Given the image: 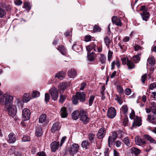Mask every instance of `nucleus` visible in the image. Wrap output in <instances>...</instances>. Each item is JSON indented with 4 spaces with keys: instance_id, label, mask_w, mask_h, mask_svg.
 Listing matches in <instances>:
<instances>
[{
    "instance_id": "1",
    "label": "nucleus",
    "mask_w": 156,
    "mask_h": 156,
    "mask_svg": "<svg viewBox=\"0 0 156 156\" xmlns=\"http://www.w3.org/2000/svg\"><path fill=\"white\" fill-rule=\"evenodd\" d=\"M13 98L12 96L5 94L0 98V102L5 105L4 108L5 111H7L9 115L12 117L16 115L17 112L16 107L12 104Z\"/></svg>"
},
{
    "instance_id": "2",
    "label": "nucleus",
    "mask_w": 156,
    "mask_h": 156,
    "mask_svg": "<svg viewBox=\"0 0 156 156\" xmlns=\"http://www.w3.org/2000/svg\"><path fill=\"white\" fill-rule=\"evenodd\" d=\"M86 95L84 92H78L76 95L73 97L72 102L74 105H77L78 103V101L83 102L85 101Z\"/></svg>"
},
{
    "instance_id": "3",
    "label": "nucleus",
    "mask_w": 156,
    "mask_h": 156,
    "mask_svg": "<svg viewBox=\"0 0 156 156\" xmlns=\"http://www.w3.org/2000/svg\"><path fill=\"white\" fill-rule=\"evenodd\" d=\"M80 119L84 124L87 123L90 120V118L88 117L87 113L82 109L80 111Z\"/></svg>"
},
{
    "instance_id": "4",
    "label": "nucleus",
    "mask_w": 156,
    "mask_h": 156,
    "mask_svg": "<svg viewBox=\"0 0 156 156\" xmlns=\"http://www.w3.org/2000/svg\"><path fill=\"white\" fill-rule=\"evenodd\" d=\"M49 93L51 95V98L54 101L58 99V94L57 89L54 87H53L49 90Z\"/></svg>"
},
{
    "instance_id": "5",
    "label": "nucleus",
    "mask_w": 156,
    "mask_h": 156,
    "mask_svg": "<svg viewBox=\"0 0 156 156\" xmlns=\"http://www.w3.org/2000/svg\"><path fill=\"white\" fill-rule=\"evenodd\" d=\"M79 146L77 144L73 143L70 146V150L69 151L70 155L73 156L74 154L76 153L78 151L79 148Z\"/></svg>"
},
{
    "instance_id": "6",
    "label": "nucleus",
    "mask_w": 156,
    "mask_h": 156,
    "mask_svg": "<svg viewBox=\"0 0 156 156\" xmlns=\"http://www.w3.org/2000/svg\"><path fill=\"white\" fill-rule=\"evenodd\" d=\"M30 110L27 108H24L22 111V118L24 121L28 120L30 117Z\"/></svg>"
},
{
    "instance_id": "7",
    "label": "nucleus",
    "mask_w": 156,
    "mask_h": 156,
    "mask_svg": "<svg viewBox=\"0 0 156 156\" xmlns=\"http://www.w3.org/2000/svg\"><path fill=\"white\" fill-rule=\"evenodd\" d=\"M116 114V110L114 108L111 107L108 109L107 113V116L111 119L114 118Z\"/></svg>"
},
{
    "instance_id": "8",
    "label": "nucleus",
    "mask_w": 156,
    "mask_h": 156,
    "mask_svg": "<svg viewBox=\"0 0 156 156\" xmlns=\"http://www.w3.org/2000/svg\"><path fill=\"white\" fill-rule=\"evenodd\" d=\"M142 125L141 119L140 118L136 116L134 119L133 122L132 128H136L137 127L140 126Z\"/></svg>"
},
{
    "instance_id": "9",
    "label": "nucleus",
    "mask_w": 156,
    "mask_h": 156,
    "mask_svg": "<svg viewBox=\"0 0 156 156\" xmlns=\"http://www.w3.org/2000/svg\"><path fill=\"white\" fill-rule=\"evenodd\" d=\"M106 133V130L105 128L102 127L100 128L98 132L97 137L99 139L103 138Z\"/></svg>"
},
{
    "instance_id": "10",
    "label": "nucleus",
    "mask_w": 156,
    "mask_h": 156,
    "mask_svg": "<svg viewBox=\"0 0 156 156\" xmlns=\"http://www.w3.org/2000/svg\"><path fill=\"white\" fill-rule=\"evenodd\" d=\"M117 137V134L115 132H114L112 133V135H111L109 136L108 139V144L110 146V144H112L113 142H114Z\"/></svg>"
},
{
    "instance_id": "11",
    "label": "nucleus",
    "mask_w": 156,
    "mask_h": 156,
    "mask_svg": "<svg viewBox=\"0 0 156 156\" xmlns=\"http://www.w3.org/2000/svg\"><path fill=\"white\" fill-rule=\"evenodd\" d=\"M16 140V135L13 133H10L8 135V142L11 144L14 143Z\"/></svg>"
},
{
    "instance_id": "12",
    "label": "nucleus",
    "mask_w": 156,
    "mask_h": 156,
    "mask_svg": "<svg viewBox=\"0 0 156 156\" xmlns=\"http://www.w3.org/2000/svg\"><path fill=\"white\" fill-rule=\"evenodd\" d=\"M59 142L54 141L51 144V150L53 152L55 151L58 148Z\"/></svg>"
},
{
    "instance_id": "13",
    "label": "nucleus",
    "mask_w": 156,
    "mask_h": 156,
    "mask_svg": "<svg viewBox=\"0 0 156 156\" xmlns=\"http://www.w3.org/2000/svg\"><path fill=\"white\" fill-rule=\"evenodd\" d=\"M135 142L136 144L141 146L145 144V141L143 139H141L140 137L138 136H136L135 138Z\"/></svg>"
},
{
    "instance_id": "14",
    "label": "nucleus",
    "mask_w": 156,
    "mask_h": 156,
    "mask_svg": "<svg viewBox=\"0 0 156 156\" xmlns=\"http://www.w3.org/2000/svg\"><path fill=\"white\" fill-rule=\"evenodd\" d=\"M112 22L116 25L121 26L122 23L119 19L117 18L116 16H114L112 18Z\"/></svg>"
},
{
    "instance_id": "15",
    "label": "nucleus",
    "mask_w": 156,
    "mask_h": 156,
    "mask_svg": "<svg viewBox=\"0 0 156 156\" xmlns=\"http://www.w3.org/2000/svg\"><path fill=\"white\" fill-rule=\"evenodd\" d=\"M61 126L60 124L58 122L54 123L51 127V130L52 132L54 133L56 131H58Z\"/></svg>"
},
{
    "instance_id": "16",
    "label": "nucleus",
    "mask_w": 156,
    "mask_h": 156,
    "mask_svg": "<svg viewBox=\"0 0 156 156\" xmlns=\"http://www.w3.org/2000/svg\"><path fill=\"white\" fill-rule=\"evenodd\" d=\"M67 74L69 77L73 78L76 76L77 73L76 71L73 69L69 70L68 71Z\"/></svg>"
},
{
    "instance_id": "17",
    "label": "nucleus",
    "mask_w": 156,
    "mask_h": 156,
    "mask_svg": "<svg viewBox=\"0 0 156 156\" xmlns=\"http://www.w3.org/2000/svg\"><path fill=\"white\" fill-rule=\"evenodd\" d=\"M67 87V84L63 82H62L59 83L58 89L59 92L61 93H63V91L66 90Z\"/></svg>"
},
{
    "instance_id": "18",
    "label": "nucleus",
    "mask_w": 156,
    "mask_h": 156,
    "mask_svg": "<svg viewBox=\"0 0 156 156\" xmlns=\"http://www.w3.org/2000/svg\"><path fill=\"white\" fill-rule=\"evenodd\" d=\"M142 18L143 20L147 21L150 17V14L147 10L143 11L142 13L141 14Z\"/></svg>"
},
{
    "instance_id": "19",
    "label": "nucleus",
    "mask_w": 156,
    "mask_h": 156,
    "mask_svg": "<svg viewBox=\"0 0 156 156\" xmlns=\"http://www.w3.org/2000/svg\"><path fill=\"white\" fill-rule=\"evenodd\" d=\"M130 152L133 154H134L136 156L140 154L141 151L139 149L135 147H133L131 148Z\"/></svg>"
},
{
    "instance_id": "20",
    "label": "nucleus",
    "mask_w": 156,
    "mask_h": 156,
    "mask_svg": "<svg viewBox=\"0 0 156 156\" xmlns=\"http://www.w3.org/2000/svg\"><path fill=\"white\" fill-rule=\"evenodd\" d=\"M60 114L62 118H66L67 116L68 113L66 107H63L61 108Z\"/></svg>"
},
{
    "instance_id": "21",
    "label": "nucleus",
    "mask_w": 156,
    "mask_h": 156,
    "mask_svg": "<svg viewBox=\"0 0 156 156\" xmlns=\"http://www.w3.org/2000/svg\"><path fill=\"white\" fill-rule=\"evenodd\" d=\"M147 120L148 121L153 124L156 123V119L154 117L151 115H148Z\"/></svg>"
},
{
    "instance_id": "22",
    "label": "nucleus",
    "mask_w": 156,
    "mask_h": 156,
    "mask_svg": "<svg viewBox=\"0 0 156 156\" xmlns=\"http://www.w3.org/2000/svg\"><path fill=\"white\" fill-rule=\"evenodd\" d=\"M74 50L76 51H79L82 49L80 46L78 44V43L76 42L74 44L72 47Z\"/></svg>"
},
{
    "instance_id": "23",
    "label": "nucleus",
    "mask_w": 156,
    "mask_h": 156,
    "mask_svg": "<svg viewBox=\"0 0 156 156\" xmlns=\"http://www.w3.org/2000/svg\"><path fill=\"white\" fill-rule=\"evenodd\" d=\"M31 98L30 95L28 93H26L23 96V101L25 102H27L29 101Z\"/></svg>"
},
{
    "instance_id": "24",
    "label": "nucleus",
    "mask_w": 156,
    "mask_h": 156,
    "mask_svg": "<svg viewBox=\"0 0 156 156\" xmlns=\"http://www.w3.org/2000/svg\"><path fill=\"white\" fill-rule=\"evenodd\" d=\"M147 63L151 65V66H153L155 63V60L153 56H151L149 57L147 59Z\"/></svg>"
},
{
    "instance_id": "25",
    "label": "nucleus",
    "mask_w": 156,
    "mask_h": 156,
    "mask_svg": "<svg viewBox=\"0 0 156 156\" xmlns=\"http://www.w3.org/2000/svg\"><path fill=\"white\" fill-rule=\"evenodd\" d=\"M95 54L94 52H91L89 54L87 53V58L90 61H93L95 60Z\"/></svg>"
},
{
    "instance_id": "26",
    "label": "nucleus",
    "mask_w": 156,
    "mask_h": 156,
    "mask_svg": "<svg viewBox=\"0 0 156 156\" xmlns=\"http://www.w3.org/2000/svg\"><path fill=\"white\" fill-rule=\"evenodd\" d=\"M106 58L104 55L100 54L99 57V60L101 63L103 64L105 63Z\"/></svg>"
},
{
    "instance_id": "27",
    "label": "nucleus",
    "mask_w": 156,
    "mask_h": 156,
    "mask_svg": "<svg viewBox=\"0 0 156 156\" xmlns=\"http://www.w3.org/2000/svg\"><path fill=\"white\" fill-rule=\"evenodd\" d=\"M72 116L74 120H76L80 117V112L77 111H75L72 113Z\"/></svg>"
},
{
    "instance_id": "28",
    "label": "nucleus",
    "mask_w": 156,
    "mask_h": 156,
    "mask_svg": "<svg viewBox=\"0 0 156 156\" xmlns=\"http://www.w3.org/2000/svg\"><path fill=\"white\" fill-rule=\"evenodd\" d=\"M141 53H138L135 56L133 57V61L136 63H138L140 60Z\"/></svg>"
},
{
    "instance_id": "29",
    "label": "nucleus",
    "mask_w": 156,
    "mask_h": 156,
    "mask_svg": "<svg viewBox=\"0 0 156 156\" xmlns=\"http://www.w3.org/2000/svg\"><path fill=\"white\" fill-rule=\"evenodd\" d=\"M1 6L5 9L7 11H10L12 9L11 6L8 4H5V3H2L1 4Z\"/></svg>"
},
{
    "instance_id": "30",
    "label": "nucleus",
    "mask_w": 156,
    "mask_h": 156,
    "mask_svg": "<svg viewBox=\"0 0 156 156\" xmlns=\"http://www.w3.org/2000/svg\"><path fill=\"white\" fill-rule=\"evenodd\" d=\"M58 50L63 55H65L66 54V50L65 49L64 47L62 45H61L59 46L57 48Z\"/></svg>"
},
{
    "instance_id": "31",
    "label": "nucleus",
    "mask_w": 156,
    "mask_h": 156,
    "mask_svg": "<svg viewBox=\"0 0 156 156\" xmlns=\"http://www.w3.org/2000/svg\"><path fill=\"white\" fill-rule=\"evenodd\" d=\"M151 112L154 115H156V103L153 102L151 103Z\"/></svg>"
},
{
    "instance_id": "32",
    "label": "nucleus",
    "mask_w": 156,
    "mask_h": 156,
    "mask_svg": "<svg viewBox=\"0 0 156 156\" xmlns=\"http://www.w3.org/2000/svg\"><path fill=\"white\" fill-rule=\"evenodd\" d=\"M144 137L146 139L149 140L150 142L153 143H156V141L153 138H152L150 136L148 135H145L144 136Z\"/></svg>"
},
{
    "instance_id": "33",
    "label": "nucleus",
    "mask_w": 156,
    "mask_h": 156,
    "mask_svg": "<svg viewBox=\"0 0 156 156\" xmlns=\"http://www.w3.org/2000/svg\"><path fill=\"white\" fill-rule=\"evenodd\" d=\"M65 77L64 75L63 72H59L57 73L55 75V77L57 78L58 79L62 80Z\"/></svg>"
},
{
    "instance_id": "34",
    "label": "nucleus",
    "mask_w": 156,
    "mask_h": 156,
    "mask_svg": "<svg viewBox=\"0 0 156 156\" xmlns=\"http://www.w3.org/2000/svg\"><path fill=\"white\" fill-rule=\"evenodd\" d=\"M46 115L45 114L41 115L39 117V121L40 122L42 123L44 122L46 120Z\"/></svg>"
},
{
    "instance_id": "35",
    "label": "nucleus",
    "mask_w": 156,
    "mask_h": 156,
    "mask_svg": "<svg viewBox=\"0 0 156 156\" xmlns=\"http://www.w3.org/2000/svg\"><path fill=\"white\" fill-rule=\"evenodd\" d=\"M42 134V129L40 127L37 128L36 130L35 134L38 137L40 136Z\"/></svg>"
},
{
    "instance_id": "36",
    "label": "nucleus",
    "mask_w": 156,
    "mask_h": 156,
    "mask_svg": "<svg viewBox=\"0 0 156 156\" xmlns=\"http://www.w3.org/2000/svg\"><path fill=\"white\" fill-rule=\"evenodd\" d=\"M122 141L127 146H130V141L128 137L126 136L124 138Z\"/></svg>"
},
{
    "instance_id": "37",
    "label": "nucleus",
    "mask_w": 156,
    "mask_h": 156,
    "mask_svg": "<svg viewBox=\"0 0 156 156\" xmlns=\"http://www.w3.org/2000/svg\"><path fill=\"white\" fill-rule=\"evenodd\" d=\"M127 65L128 68V69H132L134 68L135 66V64L130 60L128 61Z\"/></svg>"
},
{
    "instance_id": "38",
    "label": "nucleus",
    "mask_w": 156,
    "mask_h": 156,
    "mask_svg": "<svg viewBox=\"0 0 156 156\" xmlns=\"http://www.w3.org/2000/svg\"><path fill=\"white\" fill-rule=\"evenodd\" d=\"M105 85H103L101 87V93L102 95V98L103 100L105 98Z\"/></svg>"
},
{
    "instance_id": "39",
    "label": "nucleus",
    "mask_w": 156,
    "mask_h": 156,
    "mask_svg": "<svg viewBox=\"0 0 156 156\" xmlns=\"http://www.w3.org/2000/svg\"><path fill=\"white\" fill-rule=\"evenodd\" d=\"M23 7L28 11H29L31 9L30 5V3L27 2H25L23 3Z\"/></svg>"
},
{
    "instance_id": "40",
    "label": "nucleus",
    "mask_w": 156,
    "mask_h": 156,
    "mask_svg": "<svg viewBox=\"0 0 156 156\" xmlns=\"http://www.w3.org/2000/svg\"><path fill=\"white\" fill-rule=\"evenodd\" d=\"M6 14L5 10L3 9L0 8V17L3 18Z\"/></svg>"
},
{
    "instance_id": "41",
    "label": "nucleus",
    "mask_w": 156,
    "mask_h": 156,
    "mask_svg": "<svg viewBox=\"0 0 156 156\" xmlns=\"http://www.w3.org/2000/svg\"><path fill=\"white\" fill-rule=\"evenodd\" d=\"M89 145V143L88 140H84L81 143V146L83 148H86Z\"/></svg>"
},
{
    "instance_id": "42",
    "label": "nucleus",
    "mask_w": 156,
    "mask_h": 156,
    "mask_svg": "<svg viewBox=\"0 0 156 156\" xmlns=\"http://www.w3.org/2000/svg\"><path fill=\"white\" fill-rule=\"evenodd\" d=\"M40 93L39 92L37 91H33L32 94V96L33 98H36L39 96Z\"/></svg>"
},
{
    "instance_id": "43",
    "label": "nucleus",
    "mask_w": 156,
    "mask_h": 156,
    "mask_svg": "<svg viewBox=\"0 0 156 156\" xmlns=\"http://www.w3.org/2000/svg\"><path fill=\"white\" fill-rule=\"evenodd\" d=\"M129 122L128 119L126 115H125V117L123 119V123L124 126H126L128 125Z\"/></svg>"
},
{
    "instance_id": "44",
    "label": "nucleus",
    "mask_w": 156,
    "mask_h": 156,
    "mask_svg": "<svg viewBox=\"0 0 156 156\" xmlns=\"http://www.w3.org/2000/svg\"><path fill=\"white\" fill-rule=\"evenodd\" d=\"M104 40L106 45L109 48V44L111 43V41L110 40V39L108 38L107 37H106L105 38Z\"/></svg>"
},
{
    "instance_id": "45",
    "label": "nucleus",
    "mask_w": 156,
    "mask_h": 156,
    "mask_svg": "<svg viewBox=\"0 0 156 156\" xmlns=\"http://www.w3.org/2000/svg\"><path fill=\"white\" fill-rule=\"evenodd\" d=\"M30 140V138L29 136L27 135H24L22 138V141L23 142H27L29 141Z\"/></svg>"
},
{
    "instance_id": "46",
    "label": "nucleus",
    "mask_w": 156,
    "mask_h": 156,
    "mask_svg": "<svg viewBox=\"0 0 156 156\" xmlns=\"http://www.w3.org/2000/svg\"><path fill=\"white\" fill-rule=\"evenodd\" d=\"M94 98L95 97L94 96L90 95L89 100V105L90 106H91L92 105Z\"/></svg>"
},
{
    "instance_id": "47",
    "label": "nucleus",
    "mask_w": 156,
    "mask_h": 156,
    "mask_svg": "<svg viewBox=\"0 0 156 156\" xmlns=\"http://www.w3.org/2000/svg\"><path fill=\"white\" fill-rule=\"evenodd\" d=\"M117 90L120 95L124 93V90L120 86H117Z\"/></svg>"
},
{
    "instance_id": "48",
    "label": "nucleus",
    "mask_w": 156,
    "mask_h": 156,
    "mask_svg": "<svg viewBox=\"0 0 156 156\" xmlns=\"http://www.w3.org/2000/svg\"><path fill=\"white\" fill-rule=\"evenodd\" d=\"M122 112L124 114L127 113L128 112V108L126 105H123L122 108Z\"/></svg>"
},
{
    "instance_id": "49",
    "label": "nucleus",
    "mask_w": 156,
    "mask_h": 156,
    "mask_svg": "<svg viewBox=\"0 0 156 156\" xmlns=\"http://www.w3.org/2000/svg\"><path fill=\"white\" fill-rule=\"evenodd\" d=\"M66 99V97L65 95L62 94L60 95V99L59 101L60 102L62 103Z\"/></svg>"
},
{
    "instance_id": "50",
    "label": "nucleus",
    "mask_w": 156,
    "mask_h": 156,
    "mask_svg": "<svg viewBox=\"0 0 156 156\" xmlns=\"http://www.w3.org/2000/svg\"><path fill=\"white\" fill-rule=\"evenodd\" d=\"M95 136V134L93 133H90L88 135V139L90 142H92Z\"/></svg>"
},
{
    "instance_id": "51",
    "label": "nucleus",
    "mask_w": 156,
    "mask_h": 156,
    "mask_svg": "<svg viewBox=\"0 0 156 156\" xmlns=\"http://www.w3.org/2000/svg\"><path fill=\"white\" fill-rule=\"evenodd\" d=\"M100 28L99 27L95 25L94 27L93 31L94 32H99L100 31Z\"/></svg>"
},
{
    "instance_id": "52",
    "label": "nucleus",
    "mask_w": 156,
    "mask_h": 156,
    "mask_svg": "<svg viewBox=\"0 0 156 156\" xmlns=\"http://www.w3.org/2000/svg\"><path fill=\"white\" fill-rule=\"evenodd\" d=\"M121 60L122 62V63L123 65L127 64L128 61L129 60L126 58H121Z\"/></svg>"
},
{
    "instance_id": "53",
    "label": "nucleus",
    "mask_w": 156,
    "mask_h": 156,
    "mask_svg": "<svg viewBox=\"0 0 156 156\" xmlns=\"http://www.w3.org/2000/svg\"><path fill=\"white\" fill-rule=\"evenodd\" d=\"M129 116L131 119H135V113L134 111H132L129 114Z\"/></svg>"
},
{
    "instance_id": "54",
    "label": "nucleus",
    "mask_w": 156,
    "mask_h": 156,
    "mask_svg": "<svg viewBox=\"0 0 156 156\" xmlns=\"http://www.w3.org/2000/svg\"><path fill=\"white\" fill-rule=\"evenodd\" d=\"M113 52L109 50L108 53V60L110 61L112 56Z\"/></svg>"
},
{
    "instance_id": "55",
    "label": "nucleus",
    "mask_w": 156,
    "mask_h": 156,
    "mask_svg": "<svg viewBox=\"0 0 156 156\" xmlns=\"http://www.w3.org/2000/svg\"><path fill=\"white\" fill-rule=\"evenodd\" d=\"M149 87L151 90H153L154 88H156V83L154 82L151 83Z\"/></svg>"
},
{
    "instance_id": "56",
    "label": "nucleus",
    "mask_w": 156,
    "mask_h": 156,
    "mask_svg": "<svg viewBox=\"0 0 156 156\" xmlns=\"http://www.w3.org/2000/svg\"><path fill=\"white\" fill-rule=\"evenodd\" d=\"M50 97L49 94L48 93H46L45 94V101L46 102H48L50 99Z\"/></svg>"
},
{
    "instance_id": "57",
    "label": "nucleus",
    "mask_w": 156,
    "mask_h": 156,
    "mask_svg": "<svg viewBox=\"0 0 156 156\" xmlns=\"http://www.w3.org/2000/svg\"><path fill=\"white\" fill-rule=\"evenodd\" d=\"M14 147H12L10 149H9L8 151V153L10 155L14 153L15 150Z\"/></svg>"
},
{
    "instance_id": "58",
    "label": "nucleus",
    "mask_w": 156,
    "mask_h": 156,
    "mask_svg": "<svg viewBox=\"0 0 156 156\" xmlns=\"http://www.w3.org/2000/svg\"><path fill=\"white\" fill-rule=\"evenodd\" d=\"M115 99L118 101L120 104L121 105L122 104V100L121 99L120 97L117 95Z\"/></svg>"
},
{
    "instance_id": "59",
    "label": "nucleus",
    "mask_w": 156,
    "mask_h": 156,
    "mask_svg": "<svg viewBox=\"0 0 156 156\" xmlns=\"http://www.w3.org/2000/svg\"><path fill=\"white\" fill-rule=\"evenodd\" d=\"M131 93V90L130 89L126 88L125 90V93L127 95H129Z\"/></svg>"
},
{
    "instance_id": "60",
    "label": "nucleus",
    "mask_w": 156,
    "mask_h": 156,
    "mask_svg": "<svg viewBox=\"0 0 156 156\" xmlns=\"http://www.w3.org/2000/svg\"><path fill=\"white\" fill-rule=\"evenodd\" d=\"M119 46L121 49L122 50V52L125 51L127 49V47L124 45H120Z\"/></svg>"
},
{
    "instance_id": "61",
    "label": "nucleus",
    "mask_w": 156,
    "mask_h": 156,
    "mask_svg": "<svg viewBox=\"0 0 156 156\" xmlns=\"http://www.w3.org/2000/svg\"><path fill=\"white\" fill-rule=\"evenodd\" d=\"M15 4L17 5H20L22 3V2L21 0H15Z\"/></svg>"
},
{
    "instance_id": "62",
    "label": "nucleus",
    "mask_w": 156,
    "mask_h": 156,
    "mask_svg": "<svg viewBox=\"0 0 156 156\" xmlns=\"http://www.w3.org/2000/svg\"><path fill=\"white\" fill-rule=\"evenodd\" d=\"M134 48V50L136 51H138L139 50H141L142 49V48L140 46L137 45H136Z\"/></svg>"
},
{
    "instance_id": "63",
    "label": "nucleus",
    "mask_w": 156,
    "mask_h": 156,
    "mask_svg": "<svg viewBox=\"0 0 156 156\" xmlns=\"http://www.w3.org/2000/svg\"><path fill=\"white\" fill-rule=\"evenodd\" d=\"M91 40V37L90 35L86 36L85 37V41L86 42H88Z\"/></svg>"
},
{
    "instance_id": "64",
    "label": "nucleus",
    "mask_w": 156,
    "mask_h": 156,
    "mask_svg": "<svg viewBox=\"0 0 156 156\" xmlns=\"http://www.w3.org/2000/svg\"><path fill=\"white\" fill-rule=\"evenodd\" d=\"M37 155L39 156H46L44 152H37Z\"/></svg>"
}]
</instances>
